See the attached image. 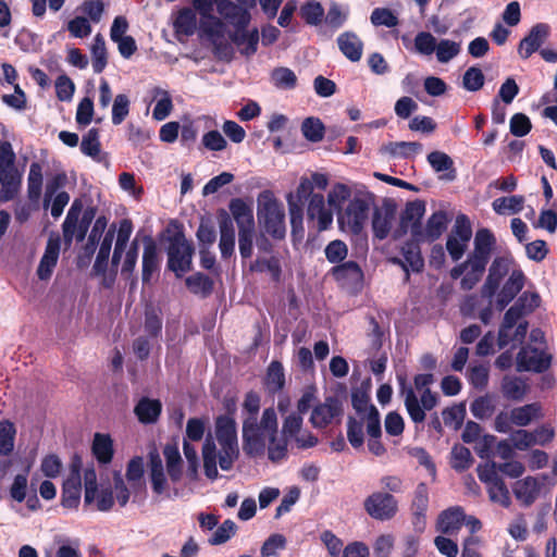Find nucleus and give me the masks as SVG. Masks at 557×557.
<instances>
[{"label":"nucleus","mask_w":557,"mask_h":557,"mask_svg":"<svg viewBox=\"0 0 557 557\" xmlns=\"http://www.w3.org/2000/svg\"><path fill=\"white\" fill-rule=\"evenodd\" d=\"M238 457L237 423L233 416L221 414L214 422V437L208 434L202 446L205 474L215 480L219 476L218 465L223 471H228Z\"/></svg>","instance_id":"f257e3e1"},{"label":"nucleus","mask_w":557,"mask_h":557,"mask_svg":"<svg viewBox=\"0 0 557 557\" xmlns=\"http://www.w3.org/2000/svg\"><path fill=\"white\" fill-rule=\"evenodd\" d=\"M277 433V416L274 408L263 410L261 419H243V449L247 456L260 457L265 453L269 440Z\"/></svg>","instance_id":"f03ea898"},{"label":"nucleus","mask_w":557,"mask_h":557,"mask_svg":"<svg viewBox=\"0 0 557 557\" xmlns=\"http://www.w3.org/2000/svg\"><path fill=\"white\" fill-rule=\"evenodd\" d=\"M413 381L414 388L403 385L401 395L410 419L414 423H422L425 420V411L432 410L437 405V395L429 388L434 382V375L431 373L418 374Z\"/></svg>","instance_id":"7ed1b4c3"},{"label":"nucleus","mask_w":557,"mask_h":557,"mask_svg":"<svg viewBox=\"0 0 557 557\" xmlns=\"http://www.w3.org/2000/svg\"><path fill=\"white\" fill-rule=\"evenodd\" d=\"M371 205L372 196L370 193H356L346 208L337 212V222L341 230L354 235L359 234L368 220Z\"/></svg>","instance_id":"20e7f679"},{"label":"nucleus","mask_w":557,"mask_h":557,"mask_svg":"<svg viewBox=\"0 0 557 557\" xmlns=\"http://www.w3.org/2000/svg\"><path fill=\"white\" fill-rule=\"evenodd\" d=\"M258 219L263 223L265 232L274 238L282 239L285 236L284 206L269 191L258 198Z\"/></svg>","instance_id":"39448f33"},{"label":"nucleus","mask_w":557,"mask_h":557,"mask_svg":"<svg viewBox=\"0 0 557 557\" xmlns=\"http://www.w3.org/2000/svg\"><path fill=\"white\" fill-rule=\"evenodd\" d=\"M15 154L9 141H0V201L13 200L21 188L22 178L14 166Z\"/></svg>","instance_id":"423d86ee"},{"label":"nucleus","mask_w":557,"mask_h":557,"mask_svg":"<svg viewBox=\"0 0 557 557\" xmlns=\"http://www.w3.org/2000/svg\"><path fill=\"white\" fill-rule=\"evenodd\" d=\"M194 255L193 244L183 234H175L168 248V267L177 277L190 270Z\"/></svg>","instance_id":"0eeeda50"},{"label":"nucleus","mask_w":557,"mask_h":557,"mask_svg":"<svg viewBox=\"0 0 557 557\" xmlns=\"http://www.w3.org/2000/svg\"><path fill=\"white\" fill-rule=\"evenodd\" d=\"M487 261L468 255L467 259L454 267L449 274L453 280L460 278V288L471 290L481 281Z\"/></svg>","instance_id":"6e6552de"},{"label":"nucleus","mask_w":557,"mask_h":557,"mask_svg":"<svg viewBox=\"0 0 557 557\" xmlns=\"http://www.w3.org/2000/svg\"><path fill=\"white\" fill-rule=\"evenodd\" d=\"M471 237L472 228L469 219L465 214L458 215L446 240V249L453 261L462 258Z\"/></svg>","instance_id":"1a4fd4ad"},{"label":"nucleus","mask_w":557,"mask_h":557,"mask_svg":"<svg viewBox=\"0 0 557 557\" xmlns=\"http://www.w3.org/2000/svg\"><path fill=\"white\" fill-rule=\"evenodd\" d=\"M366 512L379 521L394 518L398 511L397 499L389 493L374 492L363 503Z\"/></svg>","instance_id":"9d476101"},{"label":"nucleus","mask_w":557,"mask_h":557,"mask_svg":"<svg viewBox=\"0 0 557 557\" xmlns=\"http://www.w3.org/2000/svg\"><path fill=\"white\" fill-rule=\"evenodd\" d=\"M552 362V356L542 346H532L531 344L522 347L517 355V370L544 372Z\"/></svg>","instance_id":"9b49d317"},{"label":"nucleus","mask_w":557,"mask_h":557,"mask_svg":"<svg viewBox=\"0 0 557 557\" xmlns=\"http://www.w3.org/2000/svg\"><path fill=\"white\" fill-rule=\"evenodd\" d=\"M425 213V203L421 200L410 201L406 205L400 216V226L395 231V238L409 233L416 242L418 233L422 227L421 220Z\"/></svg>","instance_id":"f8f14e48"},{"label":"nucleus","mask_w":557,"mask_h":557,"mask_svg":"<svg viewBox=\"0 0 557 557\" xmlns=\"http://www.w3.org/2000/svg\"><path fill=\"white\" fill-rule=\"evenodd\" d=\"M546 475H528L512 485L515 497L525 507L531 506L540 498L545 487Z\"/></svg>","instance_id":"ddd939ff"},{"label":"nucleus","mask_w":557,"mask_h":557,"mask_svg":"<svg viewBox=\"0 0 557 557\" xmlns=\"http://www.w3.org/2000/svg\"><path fill=\"white\" fill-rule=\"evenodd\" d=\"M79 471L81 460L78 458H74L70 467V473L63 483V507L75 508L79 504L82 494V476Z\"/></svg>","instance_id":"4468645a"},{"label":"nucleus","mask_w":557,"mask_h":557,"mask_svg":"<svg viewBox=\"0 0 557 557\" xmlns=\"http://www.w3.org/2000/svg\"><path fill=\"white\" fill-rule=\"evenodd\" d=\"M307 219L314 223V227L319 232L326 231L333 223V212L325 205V198L322 194L311 196L307 203Z\"/></svg>","instance_id":"2eb2a0df"},{"label":"nucleus","mask_w":557,"mask_h":557,"mask_svg":"<svg viewBox=\"0 0 557 557\" xmlns=\"http://www.w3.org/2000/svg\"><path fill=\"white\" fill-rule=\"evenodd\" d=\"M342 413L341 401L335 397H327L323 403L313 408L310 422L313 428L322 429L333 423Z\"/></svg>","instance_id":"dca6fc26"},{"label":"nucleus","mask_w":557,"mask_h":557,"mask_svg":"<svg viewBox=\"0 0 557 557\" xmlns=\"http://www.w3.org/2000/svg\"><path fill=\"white\" fill-rule=\"evenodd\" d=\"M509 271L508 261L505 258H495L492 262L487 277L481 288V296L490 301L496 295L497 289Z\"/></svg>","instance_id":"f3484780"},{"label":"nucleus","mask_w":557,"mask_h":557,"mask_svg":"<svg viewBox=\"0 0 557 557\" xmlns=\"http://www.w3.org/2000/svg\"><path fill=\"white\" fill-rule=\"evenodd\" d=\"M448 215L445 211L434 212L426 221L425 226L421 227L416 239L417 243H432L441 237L446 231Z\"/></svg>","instance_id":"a211bd4d"},{"label":"nucleus","mask_w":557,"mask_h":557,"mask_svg":"<svg viewBox=\"0 0 557 557\" xmlns=\"http://www.w3.org/2000/svg\"><path fill=\"white\" fill-rule=\"evenodd\" d=\"M549 34V27L546 24L534 25L528 36H525L519 45L518 53L522 59H528L539 50L546 41Z\"/></svg>","instance_id":"6ab92c4d"},{"label":"nucleus","mask_w":557,"mask_h":557,"mask_svg":"<svg viewBox=\"0 0 557 557\" xmlns=\"http://www.w3.org/2000/svg\"><path fill=\"white\" fill-rule=\"evenodd\" d=\"M216 9L219 14L237 29H244L250 22L248 10L230 0L216 2Z\"/></svg>","instance_id":"aec40b11"},{"label":"nucleus","mask_w":557,"mask_h":557,"mask_svg":"<svg viewBox=\"0 0 557 557\" xmlns=\"http://www.w3.org/2000/svg\"><path fill=\"white\" fill-rule=\"evenodd\" d=\"M525 276L521 270H513L496 297V305L503 310L524 286Z\"/></svg>","instance_id":"412c9836"},{"label":"nucleus","mask_w":557,"mask_h":557,"mask_svg":"<svg viewBox=\"0 0 557 557\" xmlns=\"http://www.w3.org/2000/svg\"><path fill=\"white\" fill-rule=\"evenodd\" d=\"M60 255V238H49L46 245L44 256L40 259L37 275L40 280L50 278L53 269L57 265Z\"/></svg>","instance_id":"4be33fe9"},{"label":"nucleus","mask_w":557,"mask_h":557,"mask_svg":"<svg viewBox=\"0 0 557 557\" xmlns=\"http://www.w3.org/2000/svg\"><path fill=\"white\" fill-rule=\"evenodd\" d=\"M419 244L420 243L412 240L403 246L401 253L404 261L398 258L393 259V262L401 265L407 274L409 269L413 272H420L424 267V260L421 256Z\"/></svg>","instance_id":"5701e85b"},{"label":"nucleus","mask_w":557,"mask_h":557,"mask_svg":"<svg viewBox=\"0 0 557 557\" xmlns=\"http://www.w3.org/2000/svg\"><path fill=\"white\" fill-rule=\"evenodd\" d=\"M173 28L177 36L189 37L197 29V13L193 8L185 7L177 11L173 18Z\"/></svg>","instance_id":"b1692460"},{"label":"nucleus","mask_w":557,"mask_h":557,"mask_svg":"<svg viewBox=\"0 0 557 557\" xmlns=\"http://www.w3.org/2000/svg\"><path fill=\"white\" fill-rule=\"evenodd\" d=\"M230 211L238 226V232L255 230L252 209L244 200L233 199L230 203Z\"/></svg>","instance_id":"393cba45"},{"label":"nucleus","mask_w":557,"mask_h":557,"mask_svg":"<svg viewBox=\"0 0 557 557\" xmlns=\"http://www.w3.org/2000/svg\"><path fill=\"white\" fill-rule=\"evenodd\" d=\"M341 52L351 62H358L362 57L363 42L351 32L343 33L337 38Z\"/></svg>","instance_id":"a878e982"},{"label":"nucleus","mask_w":557,"mask_h":557,"mask_svg":"<svg viewBox=\"0 0 557 557\" xmlns=\"http://www.w3.org/2000/svg\"><path fill=\"white\" fill-rule=\"evenodd\" d=\"M465 519V510L459 507H451L444 510L437 521V529L445 534L456 533L462 525Z\"/></svg>","instance_id":"bb28decb"},{"label":"nucleus","mask_w":557,"mask_h":557,"mask_svg":"<svg viewBox=\"0 0 557 557\" xmlns=\"http://www.w3.org/2000/svg\"><path fill=\"white\" fill-rule=\"evenodd\" d=\"M332 275L342 285H354L362 280V271L356 261H347L332 269Z\"/></svg>","instance_id":"cd10ccee"},{"label":"nucleus","mask_w":557,"mask_h":557,"mask_svg":"<svg viewBox=\"0 0 557 557\" xmlns=\"http://www.w3.org/2000/svg\"><path fill=\"white\" fill-rule=\"evenodd\" d=\"M219 249L223 259L230 258L235 250V230L233 221L228 215L220 221Z\"/></svg>","instance_id":"c85d7f7f"},{"label":"nucleus","mask_w":557,"mask_h":557,"mask_svg":"<svg viewBox=\"0 0 557 557\" xmlns=\"http://www.w3.org/2000/svg\"><path fill=\"white\" fill-rule=\"evenodd\" d=\"M162 410V405L158 399L143 397L134 408L139 422L144 424H151L157 422Z\"/></svg>","instance_id":"c756f323"},{"label":"nucleus","mask_w":557,"mask_h":557,"mask_svg":"<svg viewBox=\"0 0 557 557\" xmlns=\"http://www.w3.org/2000/svg\"><path fill=\"white\" fill-rule=\"evenodd\" d=\"M149 468L153 492L159 495L165 493L168 490V481L165 478L162 459L157 451H151L149 454Z\"/></svg>","instance_id":"7c9ffc66"},{"label":"nucleus","mask_w":557,"mask_h":557,"mask_svg":"<svg viewBox=\"0 0 557 557\" xmlns=\"http://www.w3.org/2000/svg\"><path fill=\"white\" fill-rule=\"evenodd\" d=\"M494 245L495 237L490 230H478L474 236V248L469 255L488 262Z\"/></svg>","instance_id":"2f4dec72"},{"label":"nucleus","mask_w":557,"mask_h":557,"mask_svg":"<svg viewBox=\"0 0 557 557\" xmlns=\"http://www.w3.org/2000/svg\"><path fill=\"white\" fill-rule=\"evenodd\" d=\"M524 314V311L516 304L506 311L498 333V345L500 348L511 343L510 331Z\"/></svg>","instance_id":"473e14b6"},{"label":"nucleus","mask_w":557,"mask_h":557,"mask_svg":"<svg viewBox=\"0 0 557 557\" xmlns=\"http://www.w3.org/2000/svg\"><path fill=\"white\" fill-rule=\"evenodd\" d=\"M83 211V203L81 200L75 199L67 211L66 218L63 222V237L64 240L71 243L74 238L78 242V226L77 221Z\"/></svg>","instance_id":"72a5a7b5"},{"label":"nucleus","mask_w":557,"mask_h":557,"mask_svg":"<svg viewBox=\"0 0 557 557\" xmlns=\"http://www.w3.org/2000/svg\"><path fill=\"white\" fill-rule=\"evenodd\" d=\"M42 180V166L38 162H33L27 176V197L28 200L35 205H39Z\"/></svg>","instance_id":"f704fd0d"},{"label":"nucleus","mask_w":557,"mask_h":557,"mask_svg":"<svg viewBox=\"0 0 557 557\" xmlns=\"http://www.w3.org/2000/svg\"><path fill=\"white\" fill-rule=\"evenodd\" d=\"M422 150V145L416 141L388 143L380 148L384 156L410 158Z\"/></svg>","instance_id":"c9c22d12"},{"label":"nucleus","mask_w":557,"mask_h":557,"mask_svg":"<svg viewBox=\"0 0 557 557\" xmlns=\"http://www.w3.org/2000/svg\"><path fill=\"white\" fill-rule=\"evenodd\" d=\"M199 28L212 42L222 38L225 33L224 23L221 18L214 16L213 13L200 15Z\"/></svg>","instance_id":"e433bc0d"},{"label":"nucleus","mask_w":557,"mask_h":557,"mask_svg":"<svg viewBox=\"0 0 557 557\" xmlns=\"http://www.w3.org/2000/svg\"><path fill=\"white\" fill-rule=\"evenodd\" d=\"M159 269L158 249L156 244L148 239L143 253V282L148 283Z\"/></svg>","instance_id":"4c0bfd02"},{"label":"nucleus","mask_w":557,"mask_h":557,"mask_svg":"<svg viewBox=\"0 0 557 557\" xmlns=\"http://www.w3.org/2000/svg\"><path fill=\"white\" fill-rule=\"evenodd\" d=\"M133 233V224L131 220L124 219L119 224L115 247L112 256V264L117 267L122 255L127 246L129 237Z\"/></svg>","instance_id":"58836bf2"},{"label":"nucleus","mask_w":557,"mask_h":557,"mask_svg":"<svg viewBox=\"0 0 557 557\" xmlns=\"http://www.w3.org/2000/svg\"><path fill=\"white\" fill-rule=\"evenodd\" d=\"M168 473L173 482L182 476V457L176 444H168L163 448Z\"/></svg>","instance_id":"ea45409f"},{"label":"nucleus","mask_w":557,"mask_h":557,"mask_svg":"<svg viewBox=\"0 0 557 557\" xmlns=\"http://www.w3.org/2000/svg\"><path fill=\"white\" fill-rule=\"evenodd\" d=\"M54 542L57 544L55 552L47 549L45 557H82L78 540L57 536Z\"/></svg>","instance_id":"a19ab883"},{"label":"nucleus","mask_w":557,"mask_h":557,"mask_svg":"<svg viewBox=\"0 0 557 557\" xmlns=\"http://www.w3.org/2000/svg\"><path fill=\"white\" fill-rule=\"evenodd\" d=\"M394 215L386 209H375L372 218V230L379 239H385L392 227Z\"/></svg>","instance_id":"79ce46f5"},{"label":"nucleus","mask_w":557,"mask_h":557,"mask_svg":"<svg viewBox=\"0 0 557 557\" xmlns=\"http://www.w3.org/2000/svg\"><path fill=\"white\" fill-rule=\"evenodd\" d=\"M511 422L518 426H527L533 420L540 418L541 406L539 404H528L513 408L511 411Z\"/></svg>","instance_id":"37998d69"},{"label":"nucleus","mask_w":557,"mask_h":557,"mask_svg":"<svg viewBox=\"0 0 557 557\" xmlns=\"http://www.w3.org/2000/svg\"><path fill=\"white\" fill-rule=\"evenodd\" d=\"M92 453L101 463H108L113 456V443L109 435L96 433L92 442Z\"/></svg>","instance_id":"c03bdc74"},{"label":"nucleus","mask_w":557,"mask_h":557,"mask_svg":"<svg viewBox=\"0 0 557 557\" xmlns=\"http://www.w3.org/2000/svg\"><path fill=\"white\" fill-rule=\"evenodd\" d=\"M81 151L96 161H101V145L99 139V131L90 128L84 136L81 143Z\"/></svg>","instance_id":"a18cd8bd"},{"label":"nucleus","mask_w":557,"mask_h":557,"mask_svg":"<svg viewBox=\"0 0 557 557\" xmlns=\"http://www.w3.org/2000/svg\"><path fill=\"white\" fill-rule=\"evenodd\" d=\"M524 197L515 195L510 197H500L493 201V210L498 214L518 213L523 209Z\"/></svg>","instance_id":"49530a36"},{"label":"nucleus","mask_w":557,"mask_h":557,"mask_svg":"<svg viewBox=\"0 0 557 557\" xmlns=\"http://www.w3.org/2000/svg\"><path fill=\"white\" fill-rule=\"evenodd\" d=\"M428 162L435 172L450 171V173L446 175L447 180L451 181L455 178L454 161L447 153L432 151L428 154Z\"/></svg>","instance_id":"de8ad7c7"},{"label":"nucleus","mask_w":557,"mask_h":557,"mask_svg":"<svg viewBox=\"0 0 557 557\" xmlns=\"http://www.w3.org/2000/svg\"><path fill=\"white\" fill-rule=\"evenodd\" d=\"M461 51V42L455 41L450 39H441L437 42L435 55L436 60L442 63L446 64L450 62L453 59H455Z\"/></svg>","instance_id":"09e8293b"},{"label":"nucleus","mask_w":557,"mask_h":557,"mask_svg":"<svg viewBox=\"0 0 557 557\" xmlns=\"http://www.w3.org/2000/svg\"><path fill=\"white\" fill-rule=\"evenodd\" d=\"M350 197H351L350 188L343 183H336L333 185V187L327 193L329 207L338 212V211L343 210L344 203L347 200L351 199Z\"/></svg>","instance_id":"8fccbe9b"},{"label":"nucleus","mask_w":557,"mask_h":557,"mask_svg":"<svg viewBox=\"0 0 557 557\" xmlns=\"http://www.w3.org/2000/svg\"><path fill=\"white\" fill-rule=\"evenodd\" d=\"M92 69L95 73H101L108 63L107 48L103 37L98 34L91 46Z\"/></svg>","instance_id":"3c124183"},{"label":"nucleus","mask_w":557,"mask_h":557,"mask_svg":"<svg viewBox=\"0 0 557 557\" xmlns=\"http://www.w3.org/2000/svg\"><path fill=\"white\" fill-rule=\"evenodd\" d=\"M288 440L283 435H278V432L273 436V440H269V444L267 445L265 451L268 453V458L272 462H281L287 457V444Z\"/></svg>","instance_id":"603ef678"},{"label":"nucleus","mask_w":557,"mask_h":557,"mask_svg":"<svg viewBox=\"0 0 557 557\" xmlns=\"http://www.w3.org/2000/svg\"><path fill=\"white\" fill-rule=\"evenodd\" d=\"M486 491L492 503L499 504L504 508L511 505L510 493L503 479L487 485Z\"/></svg>","instance_id":"864d4df0"},{"label":"nucleus","mask_w":557,"mask_h":557,"mask_svg":"<svg viewBox=\"0 0 557 557\" xmlns=\"http://www.w3.org/2000/svg\"><path fill=\"white\" fill-rule=\"evenodd\" d=\"M450 456L451 468L459 472L469 469L473 462L470 449L462 445H455Z\"/></svg>","instance_id":"5fc2aeb1"},{"label":"nucleus","mask_w":557,"mask_h":557,"mask_svg":"<svg viewBox=\"0 0 557 557\" xmlns=\"http://www.w3.org/2000/svg\"><path fill=\"white\" fill-rule=\"evenodd\" d=\"M502 389L508 399L519 400L525 394V384L518 376H505L502 383Z\"/></svg>","instance_id":"6e6d98bb"},{"label":"nucleus","mask_w":557,"mask_h":557,"mask_svg":"<svg viewBox=\"0 0 557 557\" xmlns=\"http://www.w3.org/2000/svg\"><path fill=\"white\" fill-rule=\"evenodd\" d=\"M437 42V39L431 33L420 32L413 40L414 51L421 55L429 57L435 53Z\"/></svg>","instance_id":"4d7b16f0"},{"label":"nucleus","mask_w":557,"mask_h":557,"mask_svg":"<svg viewBox=\"0 0 557 557\" xmlns=\"http://www.w3.org/2000/svg\"><path fill=\"white\" fill-rule=\"evenodd\" d=\"M271 79L275 87L293 89L297 84L296 74L288 67H276L271 73Z\"/></svg>","instance_id":"13d9d810"},{"label":"nucleus","mask_w":557,"mask_h":557,"mask_svg":"<svg viewBox=\"0 0 557 557\" xmlns=\"http://www.w3.org/2000/svg\"><path fill=\"white\" fill-rule=\"evenodd\" d=\"M301 18L309 25H319L324 16V9L318 1H308L300 8Z\"/></svg>","instance_id":"bf43d9fd"},{"label":"nucleus","mask_w":557,"mask_h":557,"mask_svg":"<svg viewBox=\"0 0 557 557\" xmlns=\"http://www.w3.org/2000/svg\"><path fill=\"white\" fill-rule=\"evenodd\" d=\"M265 383L271 392L283 388L285 383L284 370L278 361H272L268 368Z\"/></svg>","instance_id":"052dcab7"},{"label":"nucleus","mask_w":557,"mask_h":557,"mask_svg":"<svg viewBox=\"0 0 557 557\" xmlns=\"http://www.w3.org/2000/svg\"><path fill=\"white\" fill-rule=\"evenodd\" d=\"M15 428L13 423L5 421L0 423V454L8 456L14 448Z\"/></svg>","instance_id":"680f3d73"},{"label":"nucleus","mask_w":557,"mask_h":557,"mask_svg":"<svg viewBox=\"0 0 557 557\" xmlns=\"http://www.w3.org/2000/svg\"><path fill=\"white\" fill-rule=\"evenodd\" d=\"M156 92L160 98L153 108L152 116L157 121H163L170 115L173 109L172 99L170 94L165 90L157 89Z\"/></svg>","instance_id":"e2e57ef3"},{"label":"nucleus","mask_w":557,"mask_h":557,"mask_svg":"<svg viewBox=\"0 0 557 557\" xmlns=\"http://www.w3.org/2000/svg\"><path fill=\"white\" fill-rule=\"evenodd\" d=\"M301 132L306 139L317 143L323 138L324 126L319 119L307 117L301 124Z\"/></svg>","instance_id":"0e129e2a"},{"label":"nucleus","mask_w":557,"mask_h":557,"mask_svg":"<svg viewBox=\"0 0 557 557\" xmlns=\"http://www.w3.org/2000/svg\"><path fill=\"white\" fill-rule=\"evenodd\" d=\"M186 285L194 294L208 295L212 290V281L202 273H196L186 278Z\"/></svg>","instance_id":"69168bd1"},{"label":"nucleus","mask_w":557,"mask_h":557,"mask_svg":"<svg viewBox=\"0 0 557 557\" xmlns=\"http://www.w3.org/2000/svg\"><path fill=\"white\" fill-rule=\"evenodd\" d=\"M237 525L233 520H225L216 528L212 536L209 539L211 545H221L226 543L232 536L235 535Z\"/></svg>","instance_id":"338daca9"},{"label":"nucleus","mask_w":557,"mask_h":557,"mask_svg":"<svg viewBox=\"0 0 557 557\" xmlns=\"http://www.w3.org/2000/svg\"><path fill=\"white\" fill-rule=\"evenodd\" d=\"M470 410L476 419L490 418L495 410L494 400L490 396L479 397L471 404Z\"/></svg>","instance_id":"774afa93"}]
</instances>
